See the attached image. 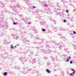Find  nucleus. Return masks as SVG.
Returning <instances> with one entry per match:
<instances>
[{"instance_id": "obj_1", "label": "nucleus", "mask_w": 76, "mask_h": 76, "mask_svg": "<svg viewBox=\"0 0 76 76\" xmlns=\"http://www.w3.org/2000/svg\"><path fill=\"white\" fill-rule=\"evenodd\" d=\"M72 71H73V72L72 73H70V75H73V74H74V73H75V71L74 70H73V69H72L71 70Z\"/></svg>"}, {"instance_id": "obj_2", "label": "nucleus", "mask_w": 76, "mask_h": 76, "mask_svg": "<svg viewBox=\"0 0 76 76\" xmlns=\"http://www.w3.org/2000/svg\"><path fill=\"white\" fill-rule=\"evenodd\" d=\"M46 71L48 73H50V71L49 70H48V69H46Z\"/></svg>"}, {"instance_id": "obj_3", "label": "nucleus", "mask_w": 76, "mask_h": 76, "mask_svg": "<svg viewBox=\"0 0 76 76\" xmlns=\"http://www.w3.org/2000/svg\"><path fill=\"white\" fill-rule=\"evenodd\" d=\"M3 75H4V76H6V75H7V72H5L4 73Z\"/></svg>"}, {"instance_id": "obj_4", "label": "nucleus", "mask_w": 76, "mask_h": 76, "mask_svg": "<svg viewBox=\"0 0 76 76\" xmlns=\"http://www.w3.org/2000/svg\"><path fill=\"white\" fill-rule=\"evenodd\" d=\"M42 31H45V29H42Z\"/></svg>"}, {"instance_id": "obj_5", "label": "nucleus", "mask_w": 76, "mask_h": 76, "mask_svg": "<svg viewBox=\"0 0 76 76\" xmlns=\"http://www.w3.org/2000/svg\"><path fill=\"white\" fill-rule=\"evenodd\" d=\"M11 48H12V49H13V47L12 45L11 46Z\"/></svg>"}, {"instance_id": "obj_6", "label": "nucleus", "mask_w": 76, "mask_h": 76, "mask_svg": "<svg viewBox=\"0 0 76 76\" xmlns=\"http://www.w3.org/2000/svg\"><path fill=\"white\" fill-rule=\"evenodd\" d=\"M70 63L71 64H72L73 63V62L72 61H70Z\"/></svg>"}, {"instance_id": "obj_7", "label": "nucleus", "mask_w": 76, "mask_h": 76, "mask_svg": "<svg viewBox=\"0 0 76 76\" xmlns=\"http://www.w3.org/2000/svg\"><path fill=\"white\" fill-rule=\"evenodd\" d=\"M66 12L67 13H68V12H69V10H66Z\"/></svg>"}, {"instance_id": "obj_8", "label": "nucleus", "mask_w": 76, "mask_h": 76, "mask_svg": "<svg viewBox=\"0 0 76 76\" xmlns=\"http://www.w3.org/2000/svg\"><path fill=\"white\" fill-rule=\"evenodd\" d=\"M69 61V59H67L66 60V61Z\"/></svg>"}, {"instance_id": "obj_9", "label": "nucleus", "mask_w": 76, "mask_h": 76, "mask_svg": "<svg viewBox=\"0 0 76 76\" xmlns=\"http://www.w3.org/2000/svg\"><path fill=\"white\" fill-rule=\"evenodd\" d=\"M64 22H66V20H64Z\"/></svg>"}, {"instance_id": "obj_10", "label": "nucleus", "mask_w": 76, "mask_h": 76, "mask_svg": "<svg viewBox=\"0 0 76 76\" xmlns=\"http://www.w3.org/2000/svg\"><path fill=\"white\" fill-rule=\"evenodd\" d=\"M73 33L74 34H76V32H75V31H74Z\"/></svg>"}, {"instance_id": "obj_11", "label": "nucleus", "mask_w": 76, "mask_h": 76, "mask_svg": "<svg viewBox=\"0 0 76 76\" xmlns=\"http://www.w3.org/2000/svg\"><path fill=\"white\" fill-rule=\"evenodd\" d=\"M13 23L14 25H16V23Z\"/></svg>"}, {"instance_id": "obj_12", "label": "nucleus", "mask_w": 76, "mask_h": 76, "mask_svg": "<svg viewBox=\"0 0 76 76\" xmlns=\"http://www.w3.org/2000/svg\"><path fill=\"white\" fill-rule=\"evenodd\" d=\"M68 58H69V59L71 58V57H70V56H69Z\"/></svg>"}, {"instance_id": "obj_13", "label": "nucleus", "mask_w": 76, "mask_h": 76, "mask_svg": "<svg viewBox=\"0 0 76 76\" xmlns=\"http://www.w3.org/2000/svg\"><path fill=\"white\" fill-rule=\"evenodd\" d=\"M33 8H35V7L34 6H33Z\"/></svg>"}, {"instance_id": "obj_14", "label": "nucleus", "mask_w": 76, "mask_h": 76, "mask_svg": "<svg viewBox=\"0 0 76 76\" xmlns=\"http://www.w3.org/2000/svg\"><path fill=\"white\" fill-rule=\"evenodd\" d=\"M28 23L29 25H30V23Z\"/></svg>"}, {"instance_id": "obj_15", "label": "nucleus", "mask_w": 76, "mask_h": 76, "mask_svg": "<svg viewBox=\"0 0 76 76\" xmlns=\"http://www.w3.org/2000/svg\"><path fill=\"white\" fill-rule=\"evenodd\" d=\"M15 48H16V47L15 46Z\"/></svg>"}, {"instance_id": "obj_16", "label": "nucleus", "mask_w": 76, "mask_h": 76, "mask_svg": "<svg viewBox=\"0 0 76 76\" xmlns=\"http://www.w3.org/2000/svg\"><path fill=\"white\" fill-rule=\"evenodd\" d=\"M72 76H73V75H72Z\"/></svg>"}]
</instances>
